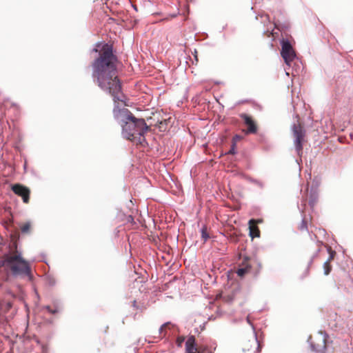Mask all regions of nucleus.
<instances>
[{"label": "nucleus", "instance_id": "nucleus-25", "mask_svg": "<svg viewBox=\"0 0 353 353\" xmlns=\"http://www.w3.org/2000/svg\"><path fill=\"white\" fill-rule=\"evenodd\" d=\"M256 184H259L260 185H261V183H259V182H256Z\"/></svg>", "mask_w": 353, "mask_h": 353}, {"label": "nucleus", "instance_id": "nucleus-18", "mask_svg": "<svg viewBox=\"0 0 353 353\" xmlns=\"http://www.w3.org/2000/svg\"><path fill=\"white\" fill-rule=\"evenodd\" d=\"M300 229L301 230L307 229V224H306V221H305V219H303L301 225L300 226Z\"/></svg>", "mask_w": 353, "mask_h": 353}, {"label": "nucleus", "instance_id": "nucleus-12", "mask_svg": "<svg viewBox=\"0 0 353 353\" xmlns=\"http://www.w3.org/2000/svg\"><path fill=\"white\" fill-rule=\"evenodd\" d=\"M255 223V220L251 219L249 221V228H250V234L252 236V238H254V236H259V231L257 228H255L256 230V234H254V224Z\"/></svg>", "mask_w": 353, "mask_h": 353}, {"label": "nucleus", "instance_id": "nucleus-3", "mask_svg": "<svg viewBox=\"0 0 353 353\" xmlns=\"http://www.w3.org/2000/svg\"><path fill=\"white\" fill-rule=\"evenodd\" d=\"M8 266L14 276L25 275L31 279V268L20 254L7 256Z\"/></svg>", "mask_w": 353, "mask_h": 353}, {"label": "nucleus", "instance_id": "nucleus-14", "mask_svg": "<svg viewBox=\"0 0 353 353\" xmlns=\"http://www.w3.org/2000/svg\"><path fill=\"white\" fill-rule=\"evenodd\" d=\"M332 258H333V255L331 254L330 258L328 259V260L324 263V274L325 275H327L330 272V271H331V267L330 265V260L332 259Z\"/></svg>", "mask_w": 353, "mask_h": 353}, {"label": "nucleus", "instance_id": "nucleus-2", "mask_svg": "<svg viewBox=\"0 0 353 353\" xmlns=\"http://www.w3.org/2000/svg\"><path fill=\"white\" fill-rule=\"evenodd\" d=\"M113 114L114 119L121 125L124 138L139 143L144 140V134L148 127L143 119L136 118L128 109L119 108L117 105H114Z\"/></svg>", "mask_w": 353, "mask_h": 353}, {"label": "nucleus", "instance_id": "nucleus-15", "mask_svg": "<svg viewBox=\"0 0 353 353\" xmlns=\"http://www.w3.org/2000/svg\"><path fill=\"white\" fill-rule=\"evenodd\" d=\"M317 201V194L316 192H310L309 204L311 207H313Z\"/></svg>", "mask_w": 353, "mask_h": 353}, {"label": "nucleus", "instance_id": "nucleus-13", "mask_svg": "<svg viewBox=\"0 0 353 353\" xmlns=\"http://www.w3.org/2000/svg\"><path fill=\"white\" fill-rule=\"evenodd\" d=\"M250 265H246L245 267L239 268L236 270V274L239 276H243L250 269Z\"/></svg>", "mask_w": 353, "mask_h": 353}, {"label": "nucleus", "instance_id": "nucleus-7", "mask_svg": "<svg viewBox=\"0 0 353 353\" xmlns=\"http://www.w3.org/2000/svg\"><path fill=\"white\" fill-rule=\"evenodd\" d=\"M12 190L16 194L21 196L24 203H28L30 190L27 188L20 184H15L12 185Z\"/></svg>", "mask_w": 353, "mask_h": 353}, {"label": "nucleus", "instance_id": "nucleus-6", "mask_svg": "<svg viewBox=\"0 0 353 353\" xmlns=\"http://www.w3.org/2000/svg\"><path fill=\"white\" fill-rule=\"evenodd\" d=\"M292 132L294 137V146L299 155L302 153L303 141L305 137V130L300 125L294 124L292 126Z\"/></svg>", "mask_w": 353, "mask_h": 353}, {"label": "nucleus", "instance_id": "nucleus-5", "mask_svg": "<svg viewBox=\"0 0 353 353\" xmlns=\"http://www.w3.org/2000/svg\"><path fill=\"white\" fill-rule=\"evenodd\" d=\"M281 54L286 65L290 66V63L295 58L296 54L288 40H282Z\"/></svg>", "mask_w": 353, "mask_h": 353}, {"label": "nucleus", "instance_id": "nucleus-21", "mask_svg": "<svg viewBox=\"0 0 353 353\" xmlns=\"http://www.w3.org/2000/svg\"><path fill=\"white\" fill-rule=\"evenodd\" d=\"M246 321H247V322H248V323L252 326V328L253 331L254 332V325H252V323H251L250 319V316H247V318H246Z\"/></svg>", "mask_w": 353, "mask_h": 353}, {"label": "nucleus", "instance_id": "nucleus-24", "mask_svg": "<svg viewBox=\"0 0 353 353\" xmlns=\"http://www.w3.org/2000/svg\"><path fill=\"white\" fill-rule=\"evenodd\" d=\"M234 138H235V139H239V136L236 135Z\"/></svg>", "mask_w": 353, "mask_h": 353}, {"label": "nucleus", "instance_id": "nucleus-16", "mask_svg": "<svg viewBox=\"0 0 353 353\" xmlns=\"http://www.w3.org/2000/svg\"><path fill=\"white\" fill-rule=\"evenodd\" d=\"M30 223L27 222L23 225L21 227V230L22 233H28L30 231Z\"/></svg>", "mask_w": 353, "mask_h": 353}, {"label": "nucleus", "instance_id": "nucleus-22", "mask_svg": "<svg viewBox=\"0 0 353 353\" xmlns=\"http://www.w3.org/2000/svg\"><path fill=\"white\" fill-rule=\"evenodd\" d=\"M183 341H184V339H180V338H179V339H177L178 345H179V346H181V343H183Z\"/></svg>", "mask_w": 353, "mask_h": 353}, {"label": "nucleus", "instance_id": "nucleus-19", "mask_svg": "<svg viewBox=\"0 0 353 353\" xmlns=\"http://www.w3.org/2000/svg\"><path fill=\"white\" fill-rule=\"evenodd\" d=\"M4 265H8L7 257L6 258L5 260L0 261V267L4 266Z\"/></svg>", "mask_w": 353, "mask_h": 353}, {"label": "nucleus", "instance_id": "nucleus-20", "mask_svg": "<svg viewBox=\"0 0 353 353\" xmlns=\"http://www.w3.org/2000/svg\"><path fill=\"white\" fill-rule=\"evenodd\" d=\"M46 308L48 310V311L51 314H55L57 310H52L50 308V306H46Z\"/></svg>", "mask_w": 353, "mask_h": 353}, {"label": "nucleus", "instance_id": "nucleus-9", "mask_svg": "<svg viewBox=\"0 0 353 353\" xmlns=\"http://www.w3.org/2000/svg\"><path fill=\"white\" fill-rule=\"evenodd\" d=\"M254 347H256L258 351L260 350L259 343L256 333H254L252 340H249L243 344V351L249 352Z\"/></svg>", "mask_w": 353, "mask_h": 353}, {"label": "nucleus", "instance_id": "nucleus-1", "mask_svg": "<svg viewBox=\"0 0 353 353\" xmlns=\"http://www.w3.org/2000/svg\"><path fill=\"white\" fill-rule=\"evenodd\" d=\"M117 57L113 54L112 46L105 43L99 51V56L92 63V79L98 86L110 93L114 103L123 101L121 85L117 77Z\"/></svg>", "mask_w": 353, "mask_h": 353}, {"label": "nucleus", "instance_id": "nucleus-23", "mask_svg": "<svg viewBox=\"0 0 353 353\" xmlns=\"http://www.w3.org/2000/svg\"><path fill=\"white\" fill-rule=\"evenodd\" d=\"M234 145H235V144L234 143L233 145H232V149L229 152L230 154H234V152H234Z\"/></svg>", "mask_w": 353, "mask_h": 353}, {"label": "nucleus", "instance_id": "nucleus-17", "mask_svg": "<svg viewBox=\"0 0 353 353\" xmlns=\"http://www.w3.org/2000/svg\"><path fill=\"white\" fill-rule=\"evenodd\" d=\"M201 238L203 239L204 241H206L209 239V235L206 231L205 228H203L201 229Z\"/></svg>", "mask_w": 353, "mask_h": 353}, {"label": "nucleus", "instance_id": "nucleus-4", "mask_svg": "<svg viewBox=\"0 0 353 353\" xmlns=\"http://www.w3.org/2000/svg\"><path fill=\"white\" fill-rule=\"evenodd\" d=\"M326 334L322 331L317 333L315 336V341H312V336L308 338L312 350L316 352H322L326 347Z\"/></svg>", "mask_w": 353, "mask_h": 353}, {"label": "nucleus", "instance_id": "nucleus-8", "mask_svg": "<svg viewBox=\"0 0 353 353\" xmlns=\"http://www.w3.org/2000/svg\"><path fill=\"white\" fill-rule=\"evenodd\" d=\"M185 353H201L198 350L194 336H190L185 341Z\"/></svg>", "mask_w": 353, "mask_h": 353}, {"label": "nucleus", "instance_id": "nucleus-10", "mask_svg": "<svg viewBox=\"0 0 353 353\" xmlns=\"http://www.w3.org/2000/svg\"><path fill=\"white\" fill-rule=\"evenodd\" d=\"M241 117L243 119L244 123L248 126V133H255L256 132V126L250 117L245 114H242Z\"/></svg>", "mask_w": 353, "mask_h": 353}, {"label": "nucleus", "instance_id": "nucleus-11", "mask_svg": "<svg viewBox=\"0 0 353 353\" xmlns=\"http://www.w3.org/2000/svg\"><path fill=\"white\" fill-rule=\"evenodd\" d=\"M171 326H172V325L169 322H167V323L163 324L159 330V335H160L159 337L162 338L163 336H165L167 334V330L168 329L170 330Z\"/></svg>", "mask_w": 353, "mask_h": 353}]
</instances>
